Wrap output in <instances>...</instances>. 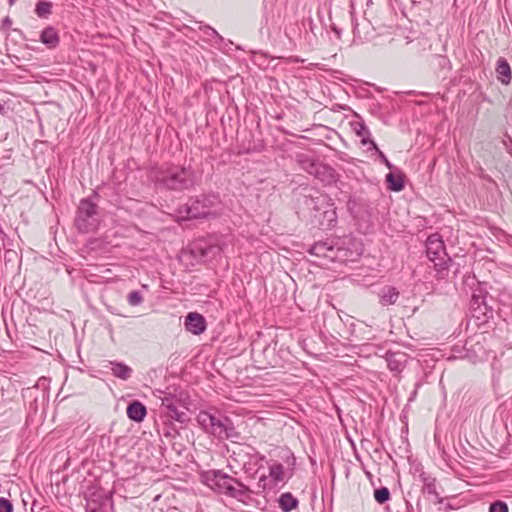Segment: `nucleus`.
Returning a JSON list of instances; mask_svg holds the SVG:
<instances>
[{"label": "nucleus", "mask_w": 512, "mask_h": 512, "mask_svg": "<svg viewBox=\"0 0 512 512\" xmlns=\"http://www.w3.org/2000/svg\"><path fill=\"white\" fill-rule=\"evenodd\" d=\"M154 181L166 189L183 191L194 186L195 175L191 167L172 165L156 171Z\"/></svg>", "instance_id": "nucleus-1"}, {"label": "nucleus", "mask_w": 512, "mask_h": 512, "mask_svg": "<svg viewBox=\"0 0 512 512\" xmlns=\"http://www.w3.org/2000/svg\"><path fill=\"white\" fill-rule=\"evenodd\" d=\"M197 422L206 433L218 439H233L239 436L233 421L218 411H200Z\"/></svg>", "instance_id": "nucleus-2"}, {"label": "nucleus", "mask_w": 512, "mask_h": 512, "mask_svg": "<svg viewBox=\"0 0 512 512\" xmlns=\"http://www.w3.org/2000/svg\"><path fill=\"white\" fill-rule=\"evenodd\" d=\"M220 204L219 198L215 195L190 199L176 210V215L180 220L208 218L218 215Z\"/></svg>", "instance_id": "nucleus-3"}, {"label": "nucleus", "mask_w": 512, "mask_h": 512, "mask_svg": "<svg viewBox=\"0 0 512 512\" xmlns=\"http://www.w3.org/2000/svg\"><path fill=\"white\" fill-rule=\"evenodd\" d=\"M212 485L227 496L243 500L252 490L228 474L215 470L210 478Z\"/></svg>", "instance_id": "nucleus-4"}, {"label": "nucleus", "mask_w": 512, "mask_h": 512, "mask_svg": "<svg viewBox=\"0 0 512 512\" xmlns=\"http://www.w3.org/2000/svg\"><path fill=\"white\" fill-rule=\"evenodd\" d=\"M426 255L434 263V268L439 274L448 270L451 258L448 256L444 241L439 234L435 233L427 238Z\"/></svg>", "instance_id": "nucleus-5"}, {"label": "nucleus", "mask_w": 512, "mask_h": 512, "mask_svg": "<svg viewBox=\"0 0 512 512\" xmlns=\"http://www.w3.org/2000/svg\"><path fill=\"white\" fill-rule=\"evenodd\" d=\"M161 397V418L175 420L181 424L187 423L190 418L188 408L180 396L163 392Z\"/></svg>", "instance_id": "nucleus-6"}, {"label": "nucleus", "mask_w": 512, "mask_h": 512, "mask_svg": "<svg viewBox=\"0 0 512 512\" xmlns=\"http://www.w3.org/2000/svg\"><path fill=\"white\" fill-rule=\"evenodd\" d=\"M97 205L88 198L80 200L76 217L75 226L80 233H89L97 228L96 219Z\"/></svg>", "instance_id": "nucleus-7"}, {"label": "nucleus", "mask_w": 512, "mask_h": 512, "mask_svg": "<svg viewBox=\"0 0 512 512\" xmlns=\"http://www.w3.org/2000/svg\"><path fill=\"white\" fill-rule=\"evenodd\" d=\"M472 316L481 322H486L493 315V309L487 304V296L473 294L470 300Z\"/></svg>", "instance_id": "nucleus-8"}, {"label": "nucleus", "mask_w": 512, "mask_h": 512, "mask_svg": "<svg viewBox=\"0 0 512 512\" xmlns=\"http://www.w3.org/2000/svg\"><path fill=\"white\" fill-rule=\"evenodd\" d=\"M331 203L327 195L319 194L317 196H304L301 209L313 219V214H320Z\"/></svg>", "instance_id": "nucleus-9"}, {"label": "nucleus", "mask_w": 512, "mask_h": 512, "mask_svg": "<svg viewBox=\"0 0 512 512\" xmlns=\"http://www.w3.org/2000/svg\"><path fill=\"white\" fill-rule=\"evenodd\" d=\"M384 357L389 370L395 376L402 373L409 359V355L402 351H387Z\"/></svg>", "instance_id": "nucleus-10"}, {"label": "nucleus", "mask_w": 512, "mask_h": 512, "mask_svg": "<svg viewBox=\"0 0 512 512\" xmlns=\"http://www.w3.org/2000/svg\"><path fill=\"white\" fill-rule=\"evenodd\" d=\"M313 222L324 230L331 229L337 224V213L334 203H330L320 214H313Z\"/></svg>", "instance_id": "nucleus-11"}, {"label": "nucleus", "mask_w": 512, "mask_h": 512, "mask_svg": "<svg viewBox=\"0 0 512 512\" xmlns=\"http://www.w3.org/2000/svg\"><path fill=\"white\" fill-rule=\"evenodd\" d=\"M185 328L194 335H200L206 330V320L197 312H189L185 317Z\"/></svg>", "instance_id": "nucleus-12"}, {"label": "nucleus", "mask_w": 512, "mask_h": 512, "mask_svg": "<svg viewBox=\"0 0 512 512\" xmlns=\"http://www.w3.org/2000/svg\"><path fill=\"white\" fill-rule=\"evenodd\" d=\"M111 373L114 377L126 381L133 373V369L123 362L109 361Z\"/></svg>", "instance_id": "nucleus-13"}, {"label": "nucleus", "mask_w": 512, "mask_h": 512, "mask_svg": "<svg viewBox=\"0 0 512 512\" xmlns=\"http://www.w3.org/2000/svg\"><path fill=\"white\" fill-rule=\"evenodd\" d=\"M496 75L497 80L504 85H508L511 82L512 74L509 63L504 58H499L496 63Z\"/></svg>", "instance_id": "nucleus-14"}, {"label": "nucleus", "mask_w": 512, "mask_h": 512, "mask_svg": "<svg viewBox=\"0 0 512 512\" xmlns=\"http://www.w3.org/2000/svg\"><path fill=\"white\" fill-rule=\"evenodd\" d=\"M311 255L323 258H332L334 248L328 241H319L314 243L308 250Z\"/></svg>", "instance_id": "nucleus-15"}, {"label": "nucleus", "mask_w": 512, "mask_h": 512, "mask_svg": "<svg viewBox=\"0 0 512 512\" xmlns=\"http://www.w3.org/2000/svg\"><path fill=\"white\" fill-rule=\"evenodd\" d=\"M40 41L49 49L57 47L59 44V35L57 30L52 26L46 27L40 34Z\"/></svg>", "instance_id": "nucleus-16"}, {"label": "nucleus", "mask_w": 512, "mask_h": 512, "mask_svg": "<svg viewBox=\"0 0 512 512\" xmlns=\"http://www.w3.org/2000/svg\"><path fill=\"white\" fill-rule=\"evenodd\" d=\"M126 412L129 419L136 422H141L147 414L145 405L137 400L131 402L128 405Z\"/></svg>", "instance_id": "nucleus-17"}, {"label": "nucleus", "mask_w": 512, "mask_h": 512, "mask_svg": "<svg viewBox=\"0 0 512 512\" xmlns=\"http://www.w3.org/2000/svg\"><path fill=\"white\" fill-rule=\"evenodd\" d=\"M380 303L383 306L393 305L399 298V291L392 286H385L379 293Z\"/></svg>", "instance_id": "nucleus-18"}, {"label": "nucleus", "mask_w": 512, "mask_h": 512, "mask_svg": "<svg viewBox=\"0 0 512 512\" xmlns=\"http://www.w3.org/2000/svg\"><path fill=\"white\" fill-rule=\"evenodd\" d=\"M278 503L283 512H290L297 508L299 501L290 492H285L280 495Z\"/></svg>", "instance_id": "nucleus-19"}, {"label": "nucleus", "mask_w": 512, "mask_h": 512, "mask_svg": "<svg viewBox=\"0 0 512 512\" xmlns=\"http://www.w3.org/2000/svg\"><path fill=\"white\" fill-rule=\"evenodd\" d=\"M386 182L391 191L399 192L404 188V177L402 174L395 175L390 172L386 175Z\"/></svg>", "instance_id": "nucleus-20"}, {"label": "nucleus", "mask_w": 512, "mask_h": 512, "mask_svg": "<svg viewBox=\"0 0 512 512\" xmlns=\"http://www.w3.org/2000/svg\"><path fill=\"white\" fill-rule=\"evenodd\" d=\"M313 176L322 182H330L333 179V169L319 162Z\"/></svg>", "instance_id": "nucleus-21"}, {"label": "nucleus", "mask_w": 512, "mask_h": 512, "mask_svg": "<svg viewBox=\"0 0 512 512\" xmlns=\"http://www.w3.org/2000/svg\"><path fill=\"white\" fill-rule=\"evenodd\" d=\"M196 250L200 252V256L205 260H211L220 254L221 248L218 245L197 246Z\"/></svg>", "instance_id": "nucleus-22"}, {"label": "nucleus", "mask_w": 512, "mask_h": 512, "mask_svg": "<svg viewBox=\"0 0 512 512\" xmlns=\"http://www.w3.org/2000/svg\"><path fill=\"white\" fill-rule=\"evenodd\" d=\"M163 422L162 434L166 438L174 439L179 435V432L171 419L161 418Z\"/></svg>", "instance_id": "nucleus-23"}, {"label": "nucleus", "mask_w": 512, "mask_h": 512, "mask_svg": "<svg viewBox=\"0 0 512 512\" xmlns=\"http://www.w3.org/2000/svg\"><path fill=\"white\" fill-rule=\"evenodd\" d=\"M35 13L40 18H47L52 13V3L45 0L38 1L35 7Z\"/></svg>", "instance_id": "nucleus-24"}, {"label": "nucleus", "mask_w": 512, "mask_h": 512, "mask_svg": "<svg viewBox=\"0 0 512 512\" xmlns=\"http://www.w3.org/2000/svg\"><path fill=\"white\" fill-rule=\"evenodd\" d=\"M269 476L274 482H281L285 479L284 466L281 463H275L269 468Z\"/></svg>", "instance_id": "nucleus-25"}, {"label": "nucleus", "mask_w": 512, "mask_h": 512, "mask_svg": "<svg viewBox=\"0 0 512 512\" xmlns=\"http://www.w3.org/2000/svg\"><path fill=\"white\" fill-rule=\"evenodd\" d=\"M299 163L303 170H305L310 175H313L315 169L317 168L319 161H316L308 156H302L299 159Z\"/></svg>", "instance_id": "nucleus-26"}, {"label": "nucleus", "mask_w": 512, "mask_h": 512, "mask_svg": "<svg viewBox=\"0 0 512 512\" xmlns=\"http://www.w3.org/2000/svg\"><path fill=\"white\" fill-rule=\"evenodd\" d=\"M353 129L358 136L362 137V144H364V145H366L368 143L371 144V140H368L366 138L370 135V132L364 123H362V122L354 123Z\"/></svg>", "instance_id": "nucleus-27"}, {"label": "nucleus", "mask_w": 512, "mask_h": 512, "mask_svg": "<svg viewBox=\"0 0 512 512\" xmlns=\"http://www.w3.org/2000/svg\"><path fill=\"white\" fill-rule=\"evenodd\" d=\"M422 491L428 495L436 496L438 498V502H442V498H439V493L437 492L435 479H425Z\"/></svg>", "instance_id": "nucleus-28"}, {"label": "nucleus", "mask_w": 512, "mask_h": 512, "mask_svg": "<svg viewBox=\"0 0 512 512\" xmlns=\"http://www.w3.org/2000/svg\"><path fill=\"white\" fill-rule=\"evenodd\" d=\"M374 498L379 504H384L390 499V491L387 487H381L374 491Z\"/></svg>", "instance_id": "nucleus-29"}, {"label": "nucleus", "mask_w": 512, "mask_h": 512, "mask_svg": "<svg viewBox=\"0 0 512 512\" xmlns=\"http://www.w3.org/2000/svg\"><path fill=\"white\" fill-rule=\"evenodd\" d=\"M127 301L131 306H138L143 302V297L139 291L134 290L128 294Z\"/></svg>", "instance_id": "nucleus-30"}, {"label": "nucleus", "mask_w": 512, "mask_h": 512, "mask_svg": "<svg viewBox=\"0 0 512 512\" xmlns=\"http://www.w3.org/2000/svg\"><path fill=\"white\" fill-rule=\"evenodd\" d=\"M371 148L376 150L377 153H378V156L381 160V162L390 170H392L394 168V166L392 165V163L388 160V158L385 156V154L378 149L377 147V144L374 142V141H371Z\"/></svg>", "instance_id": "nucleus-31"}, {"label": "nucleus", "mask_w": 512, "mask_h": 512, "mask_svg": "<svg viewBox=\"0 0 512 512\" xmlns=\"http://www.w3.org/2000/svg\"><path fill=\"white\" fill-rule=\"evenodd\" d=\"M489 512H508V506L503 501H495L490 504Z\"/></svg>", "instance_id": "nucleus-32"}, {"label": "nucleus", "mask_w": 512, "mask_h": 512, "mask_svg": "<svg viewBox=\"0 0 512 512\" xmlns=\"http://www.w3.org/2000/svg\"><path fill=\"white\" fill-rule=\"evenodd\" d=\"M0 512H13V505L5 497H0Z\"/></svg>", "instance_id": "nucleus-33"}, {"label": "nucleus", "mask_w": 512, "mask_h": 512, "mask_svg": "<svg viewBox=\"0 0 512 512\" xmlns=\"http://www.w3.org/2000/svg\"><path fill=\"white\" fill-rule=\"evenodd\" d=\"M86 512H106L102 505L97 504L94 500L88 501L86 505Z\"/></svg>", "instance_id": "nucleus-34"}, {"label": "nucleus", "mask_w": 512, "mask_h": 512, "mask_svg": "<svg viewBox=\"0 0 512 512\" xmlns=\"http://www.w3.org/2000/svg\"><path fill=\"white\" fill-rule=\"evenodd\" d=\"M204 33L210 38L221 39V36L218 34V32L209 26L205 28Z\"/></svg>", "instance_id": "nucleus-35"}, {"label": "nucleus", "mask_w": 512, "mask_h": 512, "mask_svg": "<svg viewBox=\"0 0 512 512\" xmlns=\"http://www.w3.org/2000/svg\"><path fill=\"white\" fill-rule=\"evenodd\" d=\"M267 485H268V478H267V476L262 475L259 478L257 486H258L259 489L265 490Z\"/></svg>", "instance_id": "nucleus-36"}, {"label": "nucleus", "mask_w": 512, "mask_h": 512, "mask_svg": "<svg viewBox=\"0 0 512 512\" xmlns=\"http://www.w3.org/2000/svg\"><path fill=\"white\" fill-rule=\"evenodd\" d=\"M12 24V19L9 17V16H6L3 20H2V26L3 27H9L11 26Z\"/></svg>", "instance_id": "nucleus-37"}, {"label": "nucleus", "mask_w": 512, "mask_h": 512, "mask_svg": "<svg viewBox=\"0 0 512 512\" xmlns=\"http://www.w3.org/2000/svg\"><path fill=\"white\" fill-rule=\"evenodd\" d=\"M255 456L259 461H263L265 457L263 455H260L258 452H255Z\"/></svg>", "instance_id": "nucleus-38"}, {"label": "nucleus", "mask_w": 512, "mask_h": 512, "mask_svg": "<svg viewBox=\"0 0 512 512\" xmlns=\"http://www.w3.org/2000/svg\"><path fill=\"white\" fill-rule=\"evenodd\" d=\"M492 369H493V370H495V369H496V362H495V361L492 363Z\"/></svg>", "instance_id": "nucleus-39"}]
</instances>
